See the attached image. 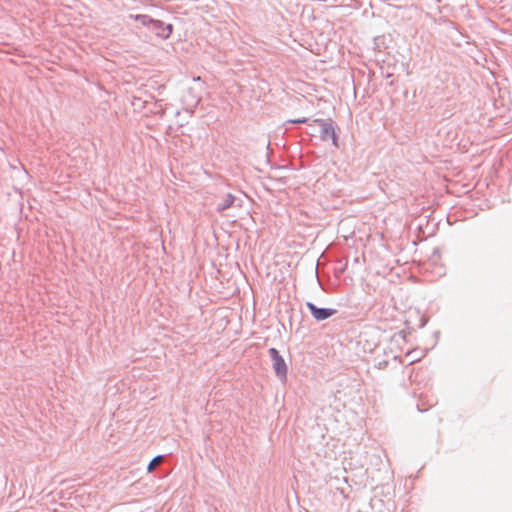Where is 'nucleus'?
Masks as SVG:
<instances>
[{"instance_id":"f257e3e1","label":"nucleus","mask_w":512,"mask_h":512,"mask_svg":"<svg viewBox=\"0 0 512 512\" xmlns=\"http://www.w3.org/2000/svg\"><path fill=\"white\" fill-rule=\"evenodd\" d=\"M127 18L139 22L161 40L169 39L174 30L172 24L154 19L147 14H129Z\"/></svg>"},{"instance_id":"f03ea898","label":"nucleus","mask_w":512,"mask_h":512,"mask_svg":"<svg viewBox=\"0 0 512 512\" xmlns=\"http://www.w3.org/2000/svg\"><path fill=\"white\" fill-rule=\"evenodd\" d=\"M269 354L273 362V369L281 380L286 379L287 365L276 348H270Z\"/></svg>"},{"instance_id":"7ed1b4c3","label":"nucleus","mask_w":512,"mask_h":512,"mask_svg":"<svg viewBox=\"0 0 512 512\" xmlns=\"http://www.w3.org/2000/svg\"><path fill=\"white\" fill-rule=\"evenodd\" d=\"M285 123L306 124L308 126L318 125L320 128H333L331 119L295 118L287 119Z\"/></svg>"},{"instance_id":"20e7f679","label":"nucleus","mask_w":512,"mask_h":512,"mask_svg":"<svg viewBox=\"0 0 512 512\" xmlns=\"http://www.w3.org/2000/svg\"><path fill=\"white\" fill-rule=\"evenodd\" d=\"M307 307L313 317L318 321L325 320L335 313L332 309L317 308L313 303H307Z\"/></svg>"},{"instance_id":"39448f33","label":"nucleus","mask_w":512,"mask_h":512,"mask_svg":"<svg viewBox=\"0 0 512 512\" xmlns=\"http://www.w3.org/2000/svg\"><path fill=\"white\" fill-rule=\"evenodd\" d=\"M321 139L323 140H327V139H332L333 141V144L337 147L338 146V143H337V137H336V134H335V130H328V129H325V130H321V133H320V136H319Z\"/></svg>"},{"instance_id":"423d86ee","label":"nucleus","mask_w":512,"mask_h":512,"mask_svg":"<svg viewBox=\"0 0 512 512\" xmlns=\"http://www.w3.org/2000/svg\"><path fill=\"white\" fill-rule=\"evenodd\" d=\"M163 458L162 456H157L153 458L150 463L148 464L147 471L151 473L154 471V469L162 462Z\"/></svg>"},{"instance_id":"0eeeda50","label":"nucleus","mask_w":512,"mask_h":512,"mask_svg":"<svg viewBox=\"0 0 512 512\" xmlns=\"http://www.w3.org/2000/svg\"><path fill=\"white\" fill-rule=\"evenodd\" d=\"M184 113H185V114H187V115H191V113H192V112H191V110L186 109V110L184 111Z\"/></svg>"}]
</instances>
